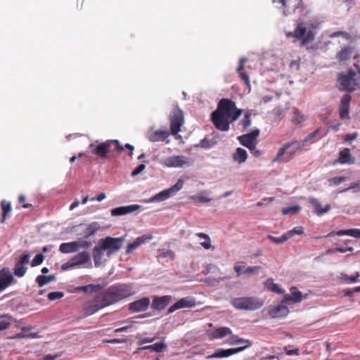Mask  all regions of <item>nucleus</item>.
I'll return each instance as SVG.
<instances>
[{"instance_id": "f257e3e1", "label": "nucleus", "mask_w": 360, "mask_h": 360, "mask_svg": "<svg viewBox=\"0 0 360 360\" xmlns=\"http://www.w3.org/2000/svg\"><path fill=\"white\" fill-rule=\"evenodd\" d=\"M242 112L241 109L236 108L234 101L222 98L218 103L217 110L212 113V121L217 129L226 131L229 129L230 123L238 120Z\"/></svg>"}, {"instance_id": "f03ea898", "label": "nucleus", "mask_w": 360, "mask_h": 360, "mask_svg": "<svg viewBox=\"0 0 360 360\" xmlns=\"http://www.w3.org/2000/svg\"><path fill=\"white\" fill-rule=\"evenodd\" d=\"M134 293L128 285H112L99 293L106 307L124 299Z\"/></svg>"}, {"instance_id": "7ed1b4c3", "label": "nucleus", "mask_w": 360, "mask_h": 360, "mask_svg": "<svg viewBox=\"0 0 360 360\" xmlns=\"http://www.w3.org/2000/svg\"><path fill=\"white\" fill-rule=\"evenodd\" d=\"M319 129H316L314 131L310 133L302 142H292L285 143L277 154V157L274 161L279 162H286L290 160L296 150L303 147L305 143L313 138H314L319 131Z\"/></svg>"}, {"instance_id": "20e7f679", "label": "nucleus", "mask_w": 360, "mask_h": 360, "mask_svg": "<svg viewBox=\"0 0 360 360\" xmlns=\"http://www.w3.org/2000/svg\"><path fill=\"white\" fill-rule=\"evenodd\" d=\"M91 154L101 158H108L109 155H114L115 153H120L123 147L117 140H107L98 144L91 143L89 146Z\"/></svg>"}, {"instance_id": "39448f33", "label": "nucleus", "mask_w": 360, "mask_h": 360, "mask_svg": "<svg viewBox=\"0 0 360 360\" xmlns=\"http://www.w3.org/2000/svg\"><path fill=\"white\" fill-rule=\"evenodd\" d=\"M230 345H242V346L236 347V348H229V349H217L214 351V352L206 356L207 359H215V358H226L231 355L238 354L239 352H243L245 349L250 347L252 345V343L250 340L247 339H243L241 338H238L235 335H232V340L229 342Z\"/></svg>"}, {"instance_id": "423d86ee", "label": "nucleus", "mask_w": 360, "mask_h": 360, "mask_svg": "<svg viewBox=\"0 0 360 360\" xmlns=\"http://www.w3.org/2000/svg\"><path fill=\"white\" fill-rule=\"evenodd\" d=\"M287 38H294V41H300L301 45L304 46L314 41L315 34L312 30H307L305 23L298 22L293 32H288L285 34Z\"/></svg>"}, {"instance_id": "0eeeda50", "label": "nucleus", "mask_w": 360, "mask_h": 360, "mask_svg": "<svg viewBox=\"0 0 360 360\" xmlns=\"http://www.w3.org/2000/svg\"><path fill=\"white\" fill-rule=\"evenodd\" d=\"M231 303L239 310L255 311L262 307L264 302L256 297H243L233 299Z\"/></svg>"}, {"instance_id": "6e6552de", "label": "nucleus", "mask_w": 360, "mask_h": 360, "mask_svg": "<svg viewBox=\"0 0 360 360\" xmlns=\"http://www.w3.org/2000/svg\"><path fill=\"white\" fill-rule=\"evenodd\" d=\"M92 264L91 261L90 255L83 251L75 255L73 257L70 259L67 262L63 264L61 269L64 271H67L71 269L78 267H91Z\"/></svg>"}, {"instance_id": "1a4fd4ad", "label": "nucleus", "mask_w": 360, "mask_h": 360, "mask_svg": "<svg viewBox=\"0 0 360 360\" xmlns=\"http://www.w3.org/2000/svg\"><path fill=\"white\" fill-rule=\"evenodd\" d=\"M355 76L356 72L352 70H349L347 74H338V82L340 84V89L350 92L354 91L356 86Z\"/></svg>"}, {"instance_id": "9d476101", "label": "nucleus", "mask_w": 360, "mask_h": 360, "mask_svg": "<svg viewBox=\"0 0 360 360\" xmlns=\"http://www.w3.org/2000/svg\"><path fill=\"white\" fill-rule=\"evenodd\" d=\"M184 181L179 179L177 182L172 186V187L163 190L161 192L157 193L153 195L150 200L149 202H156V201H163L166 199L169 198L170 196L174 195L176 192L180 191L184 186Z\"/></svg>"}, {"instance_id": "9b49d317", "label": "nucleus", "mask_w": 360, "mask_h": 360, "mask_svg": "<svg viewBox=\"0 0 360 360\" xmlns=\"http://www.w3.org/2000/svg\"><path fill=\"white\" fill-rule=\"evenodd\" d=\"M184 124L183 111L179 108L174 109L170 117V131L172 135H176L181 131Z\"/></svg>"}, {"instance_id": "f8f14e48", "label": "nucleus", "mask_w": 360, "mask_h": 360, "mask_svg": "<svg viewBox=\"0 0 360 360\" xmlns=\"http://www.w3.org/2000/svg\"><path fill=\"white\" fill-rule=\"evenodd\" d=\"M259 133L260 131L258 129H255L250 133L238 136V139L243 146L249 150H254L255 144H257L256 139L259 136Z\"/></svg>"}, {"instance_id": "ddd939ff", "label": "nucleus", "mask_w": 360, "mask_h": 360, "mask_svg": "<svg viewBox=\"0 0 360 360\" xmlns=\"http://www.w3.org/2000/svg\"><path fill=\"white\" fill-rule=\"evenodd\" d=\"M105 307L104 302L98 293L93 300L88 302L84 305V312L86 316H90Z\"/></svg>"}, {"instance_id": "4468645a", "label": "nucleus", "mask_w": 360, "mask_h": 360, "mask_svg": "<svg viewBox=\"0 0 360 360\" xmlns=\"http://www.w3.org/2000/svg\"><path fill=\"white\" fill-rule=\"evenodd\" d=\"M93 257L94 265L96 267L101 266L106 262V258L104 255L106 252L107 257H110L111 255L115 253L119 249H94Z\"/></svg>"}, {"instance_id": "2eb2a0df", "label": "nucleus", "mask_w": 360, "mask_h": 360, "mask_svg": "<svg viewBox=\"0 0 360 360\" xmlns=\"http://www.w3.org/2000/svg\"><path fill=\"white\" fill-rule=\"evenodd\" d=\"M164 165L168 167H183L190 165L188 158L183 155H173L164 160Z\"/></svg>"}, {"instance_id": "dca6fc26", "label": "nucleus", "mask_w": 360, "mask_h": 360, "mask_svg": "<svg viewBox=\"0 0 360 360\" xmlns=\"http://www.w3.org/2000/svg\"><path fill=\"white\" fill-rule=\"evenodd\" d=\"M352 97L349 94H345L340 101V103L338 108L339 115L341 120H349V108L350 102Z\"/></svg>"}, {"instance_id": "f3484780", "label": "nucleus", "mask_w": 360, "mask_h": 360, "mask_svg": "<svg viewBox=\"0 0 360 360\" xmlns=\"http://www.w3.org/2000/svg\"><path fill=\"white\" fill-rule=\"evenodd\" d=\"M274 2H279L282 4L283 8V14L288 15L291 13V11H295L300 8H303L302 0H295L293 2L292 0H273Z\"/></svg>"}, {"instance_id": "a211bd4d", "label": "nucleus", "mask_w": 360, "mask_h": 360, "mask_svg": "<svg viewBox=\"0 0 360 360\" xmlns=\"http://www.w3.org/2000/svg\"><path fill=\"white\" fill-rule=\"evenodd\" d=\"M195 300L191 297H186L180 299L176 303L172 304L168 309V313L171 314L174 312L176 310L184 309V308H192L195 307Z\"/></svg>"}, {"instance_id": "6ab92c4d", "label": "nucleus", "mask_w": 360, "mask_h": 360, "mask_svg": "<svg viewBox=\"0 0 360 360\" xmlns=\"http://www.w3.org/2000/svg\"><path fill=\"white\" fill-rule=\"evenodd\" d=\"M150 304L149 297H144L130 303L129 304V309L134 313L145 311L148 309Z\"/></svg>"}, {"instance_id": "aec40b11", "label": "nucleus", "mask_w": 360, "mask_h": 360, "mask_svg": "<svg viewBox=\"0 0 360 360\" xmlns=\"http://www.w3.org/2000/svg\"><path fill=\"white\" fill-rule=\"evenodd\" d=\"M14 281V277L8 269H1L0 271V292L6 290Z\"/></svg>"}, {"instance_id": "412c9836", "label": "nucleus", "mask_w": 360, "mask_h": 360, "mask_svg": "<svg viewBox=\"0 0 360 360\" xmlns=\"http://www.w3.org/2000/svg\"><path fill=\"white\" fill-rule=\"evenodd\" d=\"M169 131L166 130H156L149 131L147 135L148 139L151 142H158V141H166V143L168 144L170 143V141L167 139L169 136Z\"/></svg>"}, {"instance_id": "4be33fe9", "label": "nucleus", "mask_w": 360, "mask_h": 360, "mask_svg": "<svg viewBox=\"0 0 360 360\" xmlns=\"http://www.w3.org/2000/svg\"><path fill=\"white\" fill-rule=\"evenodd\" d=\"M288 312V308L285 302L276 306H271L269 309V314L273 319L285 317Z\"/></svg>"}, {"instance_id": "5701e85b", "label": "nucleus", "mask_w": 360, "mask_h": 360, "mask_svg": "<svg viewBox=\"0 0 360 360\" xmlns=\"http://www.w3.org/2000/svg\"><path fill=\"white\" fill-rule=\"evenodd\" d=\"M124 240V237L112 238L108 236L99 241V248H121Z\"/></svg>"}, {"instance_id": "b1692460", "label": "nucleus", "mask_w": 360, "mask_h": 360, "mask_svg": "<svg viewBox=\"0 0 360 360\" xmlns=\"http://www.w3.org/2000/svg\"><path fill=\"white\" fill-rule=\"evenodd\" d=\"M172 300V297L170 295L155 296L153 300L151 308L155 310H162L171 302Z\"/></svg>"}, {"instance_id": "393cba45", "label": "nucleus", "mask_w": 360, "mask_h": 360, "mask_svg": "<svg viewBox=\"0 0 360 360\" xmlns=\"http://www.w3.org/2000/svg\"><path fill=\"white\" fill-rule=\"evenodd\" d=\"M139 207H140V206L138 205H127V206L118 207L114 208L111 210V215L112 216L125 215L129 213L135 212L136 210H139Z\"/></svg>"}, {"instance_id": "a878e982", "label": "nucleus", "mask_w": 360, "mask_h": 360, "mask_svg": "<svg viewBox=\"0 0 360 360\" xmlns=\"http://www.w3.org/2000/svg\"><path fill=\"white\" fill-rule=\"evenodd\" d=\"M309 202L314 207L315 212L319 216L326 213L330 210V205H326L324 208H322L321 203L315 198H310Z\"/></svg>"}, {"instance_id": "bb28decb", "label": "nucleus", "mask_w": 360, "mask_h": 360, "mask_svg": "<svg viewBox=\"0 0 360 360\" xmlns=\"http://www.w3.org/2000/svg\"><path fill=\"white\" fill-rule=\"evenodd\" d=\"M246 58H241L239 61V65L237 68V72L240 75V78L248 85H250V81L248 73L245 71V63L247 62Z\"/></svg>"}, {"instance_id": "cd10ccee", "label": "nucleus", "mask_w": 360, "mask_h": 360, "mask_svg": "<svg viewBox=\"0 0 360 360\" xmlns=\"http://www.w3.org/2000/svg\"><path fill=\"white\" fill-rule=\"evenodd\" d=\"M290 292L292 294V296L285 295L284 297L283 302L289 303L292 302L293 303H297L302 300V292L297 290L295 287H292L290 288Z\"/></svg>"}, {"instance_id": "c85d7f7f", "label": "nucleus", "mask_w": 360, "mask_h": 360, "mask_svg": "<svg viewBox=\"0 0 360 360\" xmlns=\"http://www.w3.org/2000/svg\"><path fill=\"white\" fill-rule=\"evenodd\" d=\"M339 162L340 164H352L354 160H352L350 150L347 148L342 150L339 153Z\"/></svg>"}, {"instance_id": "c756f323", "label": "nucleus", "mask_w": 360, "mask_h": 360, "mask_svg": "<svg viewBox=\"0 0 360 360\" xmlns=\"http://www.w3.org/2000/svg\"><path fill=\"white\" fill-rule=\"evenodd\" d=\"M228 335H232V331L227 327L218 328L212 332V335L215 339H221Z\"/></svg>"}, {"instance_id": "7c9ffc66", "label": "nucleus", "mask_w": 360, "mask_h": 360, "mask_svg": "<svg viewBox=\"0 0 360 360\" xmlns=\"http://www.w3.org/2000/svg\"><path fill=\"white\" fill-rule=\"evenodd\" d=\"M152 238L153 236L151 234L143 235L140 237H138L133 243H129L127 248H138L145 244L146 241H148Z\"/></svg>"}, {"instance_id": "2f4dec72", "label": "nucleus", "mask_w": 360, "mask_h": 360, "mask_svg": "<svg viewBox=\"0 0 360 360\" xmlns=\"http://www.w3.org/2000/svg\"><path fill=\"white\" fill-rule=\"evenodd\" d=\"M352 53V49L349 46H346L342 48L338 53H337V59L339 61H345L350 58Z\"/></svg>"}, {"instance_id": "473e14b6", "label": "nucleus", "mask_w": 360, "mask_h": 360, "mask_svg": "<svg viewBox=\"0 0 360 360\" xmlns=\"http://www.w3.org/2000/svg\"><path fill=\"white\" fill-rule=\"evenodd\" d=\"M56 280V276L54 274L45 276V275H39L37 277L36 281L39 287H43L44 285Z\"/></svg>"}, {"instance_id": "72a5a7b5", "label": "nucleus", "mask_w": 360, "mask_h": 360, "mask_svg": "<svg viewBox=\"0 0 360 360\" xmlns=\"http://www.w3.org/2000/svg\"><path fill=\"white\" fill-rule=\"evenodd\" d=\"M247 157V151L242 148H238L233 155V160L239 164L245 162Z\"/></svg>"}, {"instance_id": "f704fd0d", "label": "nucleus", "mask_w": 360, "mask_h": 360, "mask_svg": "<svg viewBox=\"0 0 360 360\" xmlns=\"http://www.w3.org/2000/svg\"><path fill=\"white\" fill-rule=\"evenodd\" d=\"M156 257L160 261L162 259H166V261H169L173 259L174 254L169 249H158Z\"/></svg>"}, {"instance_id": "c9c22d12", "label": "nucleus", "mask_w": 360, "mask_h": 360, "mask_svg": "<svg viewBox=\"0 0 360 360\" xmlns=\"http://www.w3.org/2000/svg\"><path fill=\"white\" fill-rule=\"evenodd\" d=\"M264 285L268 290L279 295H282L285 292L284 290H282L277 284L274 283L273 280L271 278H269L265 281Z\"/></svg>"}, {"instance_id": "e433bc0d", "label": "nucleus", "mask_w": 360, "mask_h": 360, "mask_svg": "<svg viewBox=\"0 0 360 360\" xmlns=\"http://www.w3.org/2000/svg\"><path fill=\"white\" fill-rule=\"evenodd\" d=\"M190 199L194 202L202 203L209 202L212 200V199L208 197V195L205 191H202L196 195L190 196Z\"/></svg>"}, {"instance_id": "4c0bfd02", "label": "nucleus", "mask_w": 360, "mask_h": 360, "mask_svg": "<svg viewBox=\"0 0 360 360\" xmlns=\"http://www.w3.org/2000/svg\"><path fill=\"white\" fill-rule=\"evenodd\" d=\"M338 236H350L356 238H360V229H349L346 230H341L337 232Z\"/></svg>"}, {"instance_id": "58836bf2", "label": "nucleus", "mask_w": 360, "mask_h": 360, "mask_svg": "<svg viewBox=\"0 0 360 360\" xmlns=\"http://www.w3.org/2000/svg\"><path fill=\"white\" fill-rule=\"evenodd\" d=\"M195 236L199 238V240H200V244L203 248H213L211 245V240L208 235L203 233H198Z\"/></svg>"}, {"instance_id": "ea45409f", "label": "nucleus", "mask_w": 360, "mask_h": 360, "mask_svg": "<svg viewBox=\"0 0 360 360\" xmlns=\"http://www.w3.org/2000/svg\"><path fill=\"white\" fill-rule=\"evenodd\" d=\"M167 345L162 342H158L154 345H148L141 347L140 349L142 350H150V351H154L156 352H161L163 349L166 348Z\"/></svg>"}, {"instance_id": "a19ab883", "label": "nucleus", "mask_w": 360, "mask_h": 360, "mask_svg": "<svg viewBox=\"0 0 360 360\" xmlns=\"http://www.w3.org/2000/svg\"><path fill=\"white\" fill-rule=\"evenodd\" d=\"M304 120V115L296 108L293 109L291 122L294 124H300Z\"/></svg>"}, {"instance_id": "79ce46f5", "label": "nucleus", "mask_w": 360, "mask_h": 360, "mask_svg": "<svg viewBox=\"0 0 360 360\" xmlns=\"http://www.w3.org/2000/svg\"><path fill=\"white\" fill-rule=\"evenodd\" d=\"M1 207L3 211L1 216V222H4L7 214L11 210V205L10 202H6V200H2L1 202Z\"/></svg>"}, {"instance_id": "37998d69", "label": "nucleus", "mask_w": 360, "mask_h": 360, "mask_svg": "<svg viewBox=\"0 0 360 360\" xmlns=\"http://www.w3.org/2000/svg\"><path fill=\"white\" fill-rule=\"evenodd\" d=\"M27 271V267L17 262L14 268V274L18 277H22Z\"/></svg>"}, {"instance_id": "c03bdc74", "label": "nucleus", "mask_w": 360, "mask_h": 360, "mask_svg": "<svg viewBox=\"0 0 360 360\" xmlns=\"http://www.w3.org/2000/svg\"><path fill=\"white\" fill-rule=\"evenodd\" d=\"M101 229V226L98 222L94 221L91 223L86 229V233L87 236L94 235L97 231Z\"/></svg>"}, {"instance_id": "a18cd8bd", "label": "nucleus", "mask_w": 360, "mask_h": 360, "mask_svg": "<svg viewBox=\"0 0 360 360\" xmlns=\"http://www.w3.org/2000/svg\"><path fill=\"white\" fill-rule=\"evenodd\" d=\"M301 210V207L298 205L285 207L282 210L283 215L294 214L298 213Z\"/></svg>"}, {"instance_id": "49530a36", "label": "nucleus", "mask_w": 360, "mask_h": 360, "mask_svg": "<svg viewBox=\"0 0 360 360\" xmlns=\"http://www.w3.org/2000/svg\"><path fill=\"white\" fill-rule=\"evenodd\" d=\"M251 114L250 112H246L244 117L240 120V124L243 127V129H247L251 124Z\"/></svg>"}, {"instance_id": "de8ad7c7", "label": "nucleus", "mask_w": 360, "mask_h": 360, "mask_svg": "<svg viewBox=\"0 0 360 360\" xmlns=\"http://www.w3.org/2000/svg\"><path fill=\"white\" fill-rule=\"evenodd\" d=\"M302 233H303V228L301 226H298V227H295L293 229L288 231L285 233V235L287 236L288 239H289L290 238H291L292 236H293L295 234L301 235Z\"/></svg>"}, {"instance_id": "09e8293b", "label": "nucleus", "mask_w": 360, "mask_h": 360, "mask_svg": "<svg viewBox=\"0 0 360 360\" xmlns=\"http://www.w3.org/2000/svg\"><path fill=\"white\" fill-rule=\"evenodd\" d=\"M269 238L276 245L281 244L288 240V237L285 233L278 238L269 236Z\"/></svg>"}, {"instance_id": "8fccbe9b", "label": "nucleus", "mask_w": 360, "mask_h": 360, "mask_svg": "<svg viewBox=\"0 0 360 360\" xmlns=\"http://www.w3.org/2000/svg\"><path fill=\"white\" fill-rule=\"evenodd\" d=\"M245 268L243 262H238L234 266V271L237 274V276H240L245 274L244 270Z\"/></svg>"}, {"instance_id": "3c124183", "label": "nucleus", "mask_w": 360, "mask_h": 360, "mask_svg": "<svg viewBox=\"0 0 360 360\" xmlns=\"http://www.w3.org/2000/svg\"><path fill=\"white\" fill-rule=\"evenodd\" d=\"M64 293L63 292H51L48 294L47 297L49 300H56L63 297Z\"/></svg>"}, {"instance_id": "603ef678", "label": "nucleus", "mask_w": 360, "mask_h": 360, "mask_svg": "<svg viewBox=\"0 0 360 360\" xmlns=\"http://www.w3.org/2000/svg\"><path fill=\"white\" fill-rule=\"evenodd\" d=\"M44 261V255L42 254L37 255L31 262L32 266H36L41 264Z\"/></svg>"}, {"instance_id": "864d4df0", "label": "nucleus", "mask_w": 360, "mask_h": 360, "mask_svg": "<svg viewBox=\"0 0 360 360\" xmlns=\"http://www.w3.org/2000/svg\"><path fill=\"white\" fill-rule=\"evenodd\" d=\"M260 270L259 266H248L246 267L244 270L245 274L251 275V274H257Z\"/></svg>"}, {"instance_id": "5fc2aeb1", "label": "nucleus", "mask_w": 360, "mask_h": 360, "mask_svg": "<svg viewBox=\"0 0 360 360\" xmlns=\"http://www.w3.org/2000/svg\"><path fill=\"white\" fill-rule=\"evenodd\" d=\"M359 276V273L356 272L355 275H354V276L343 275L342 278L347 283H355L357 281Z\"/></svg>"}, {"instance_id": "6e6d98bb", "label": "nucleus", "mask_w": 360, "mask_h": 360, "mask_svg": "<svg viewBox=\"0 0 360 360\" xmlns=\"http://www.w3.org/2000/svg\"><path fill=\"white\" fill-rule=\"evenodd\" d=\"M95 288H96V285L89 284V285L78 287L77 288V290L78 291H82V292H89V291H93Z\"/></svg>"}, {"instance_id": "4d7b16f0", "label": "nucleus", "mask_w": 360, "mask_h": 360, "mask_svg": "<svg viewBox=\"0 0 360 360\" xmlns=\"http://www.w3.org/2000/svg\"><path fill=\"white\" fill-rule=\"evenodd\" d=\"M353 249H329L326 255H335L338 252L345 253L347 250L352 251Z\"/></svg>"}, {"instance_id": "13d9d810", "label": "nucleus", "mask_w": 360, "mask_h": 360, "mask_svg": "<svg viewBox=\"0 0 360 360\" xmlns=\"http://www.w3.org/2000/svg\"><path fill=\"white\" fill-rule=\"evenodd\" d=\"M342 37L347 39H349L351 38V35L347 32L338 31L333 33L332 37Z\"/></svg>"}, {"instance_id": "bf43d9fd", "label": "nucleus", "mask_w": 360, "mask_h": 360, "mask_svg": "<svg viewBox=\"0 0 360 360\" xmlns=\"http://www.w3.org/2000/svg\"><path fill=\"white\" fill-rule=\"evenodd\" d=\"M345 177H333L331 179H330V185H339L342 182L345 181Z\"/></svg>"}, {"instance_id": "052dcab7", "label": "nucleus", "mask_w": 360, "mask_h": 360, "mask_svg": "<svg viewBox=\"0 0 360 360\" xmlns=\"http://www.w3.org/2000/svg\"><path fill=\"white\" fill-rule=\"evenodd\" d=\"M220 281L221 279L219 278H212L211 276H209L205 279V282L212 286L216 285L220 282Z\"/></svg>"}, {"instance_id": "680f3d73", "label": "nucleus", "mask_w": 360, "mask_h": 360, "mask_svg": "<svg viewBox=\"0 0 360 360\" xmlns=\"http://www.w3.org/2000/svg\"><path fill=\"white\" fill-rule=\"evenodd\" d=\"M30 257L29 255H25L22 257L20 258V259L18 261L19 263L22 264V265L25 266L30 263Z\"/></svg>"}, {"instance_id": "e2e57ef3", "label": "nucleus", "mask_w": 360, "mask_h": 360, "mask_svg": "<svg viewBox=\"0 0 360 360\" xmlns=\"http://www.w3.org/2000/svg\"><path fill=\"white\" fill-rule=\"evenodd\" d=\"M146 168L144 164L139 165L135 169L131 172V176H134L140 174L142 171H143Z\"/></svg>"}, {"instance_id": "0e129e2a", "label": "nucleus", "mask_w": 360, "mask_h": 360, "mask_svg": "<svg viewBox=\"0 0 360 360\" xmlns=\"http://www.w3.org/2000/svg\"><path fill=\"white\" fill-rule=\"evenodd\" d=\"M358 136V133L356 132H354V133H352V134H347L345 136V138H344V141L347 142V141H352L354 139H356Z\"/></svg>"}, {"instance_id": "69168bd1", "label": "nucleus", "mask_w": 360, "mask_h": 360, "mask_svg": "<svg viewBox=\"0 0 360 360\" xmlns=\"http://www.w3.org/2000/svg\"><path fill=\"white\" fill-rule=\"evenodd\" d=\"M283 349L285 352V353L290 356L299 354V349L297 348L290 349L288 347H285Z\"/></svg>"}, {"instance_id": "338daca9", "label": "nucleus", "mask_w": 360, "mask_h": 360, "mask_svg": "<svg viewBox=\"0 0 360 360\" xmlns=\"http://www.w3.org/2000/svg\"><path fill=\"white\" fill-rule=\"evenodd\" d=\"M198 146H200L202 148H207L210 147V142L206 139H203L200 141V143Z\"/></svg>"}, {"instance_id": "774afa93", "label": "nucleus", "mask_w": 360, "mask_h": 360, "mask_svg": "<svg viewBox=\"0 0 360 360\" xmlns=\"http://www.w3.org/2000/svg\"><path fill=\"white\" fill-rule=\"evenodd\" d=\"M58 356L59 354H48L44 356V360H55Z\"/></svg>"}]
</instances>
